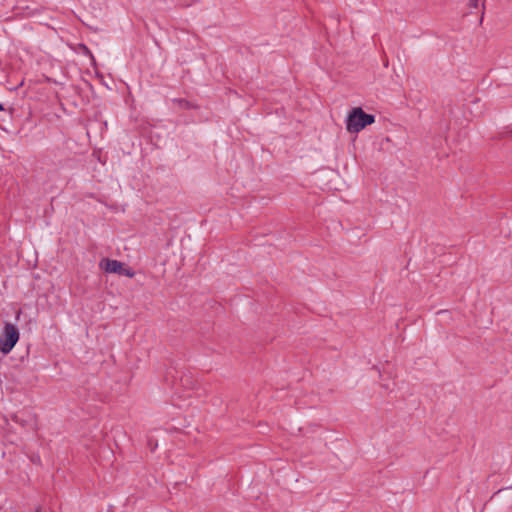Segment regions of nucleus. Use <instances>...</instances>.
I'll use <instances>...</instances> for the list:
<instances>
[{
  "instance_id": "obj_1",
  "label": "nucleus",
  "mask_w": 512,
  "mask_h": 512,
  "mask_svg": "<svg viewBox=\"0 0 512 512\" xmlns=\"http://www.w3.org/2000/svg\"><path fill=\"white\" fill-rule=\"evenodd\" d=\"M374 122V115L365 113L361 107H355L347 116L346 129L350 133H358Z\"/></svg>"
},
{
  "instance_id": "obj_2",
  "label": "nucleus",
  "mask_w": 512,
  "mask_h": 512,
  "mask_svg": "<svg viewBox=\"0 0 512 512\" xmlns=\"http://www.w3.org/2000/svg\"><path fill=\"white\" fill-rule=\"evenodd\" d=\"M19 340V330L9 322H6L0 335V351L4 355L11 352Z\"/></svg>"
},
{
  "instance_id": "obj_3",
  "label": "nucleus",
  "mask_w": 512,
  "mask_h": 512,
  "mask_svg": "<svg viewBox=\"0 0 512 512\" xmlns=\"http://www.w3.org/2000/svg\"><path fill=\"white\" fill-rule=\"evenodd\" d=\"M100 266L107 273H115L129 278L135 276V272L130 267L118 260L106 258L101 261Z\"/></svg>"
},
{
  "instance_id": "obj_4",
  "label": "nucleus",
  "mask_w": 512,
  "mask_h": 512,
  "mask_svg": "<svg viewBox=\"0 0 512 512\" xmlns=\"http://www.w3.org/2000/svg\"><path fill=\"white\" fill-rule=\"evenodd\" d=\"M11 420L24 428H34L36 425V416L31 412L15 413L11 416Z\"/></svg>"
},
{
  "instance_id": "obj_5",
  "label": "nucleus",
  "mask_w": 512,
  "mask_h": 512,
  "mask_svg": "<svg viewBox=\"0 0 512 512\" xmlns=\"http://www.w3.org/2000/svg\"><path fill=\"white\" fill-rule=\"evenodd\" d=\"M173 102L177 104L180 109L189 110L196 108L193 103L185 99H173Z\"/></svg>"
},
{
  "instance_id": "obj_6",
  "label": "nucleus",
  "mask_w": 512,
  "mask_h": 512,
  "mask_svg": "<svg viewBox=\"0 0 512 512\" xmlns=\"http://www.w3.org/2000/svg\"><path fill=\"white\" fill-rule=\"evenodd\" d=\"M478 4H479V1L478 0H469V6L471 8H477L478 7Z\"/></svg>"
},
{
  "instance_id": "obj_7",
  "label": "nucleus",
  "mask_w": 512,
  "mask_h": 512,
  "mask_svg": "<svg viewBox=\"0 0 512 512\" xmlns=\"http://www.w3.org/2000/svg\"><path fill=\"white\" fill-rule=\"evenodd\" d=\"M0 111H4V106L1 103H0Z\"/></svg>"
}]
</instances>
